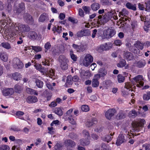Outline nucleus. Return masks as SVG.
<instances>
[{
    "mask_svg": "<svg viewBox=\"0 0 150 150\" xmlns=\"http://www.w3.org/2000/svg\"><path fill=\"white\" fill-rule=\"evenodd\" d=\"M67 62H63L61 64V67L63 70H65L67 69L68 66L67 64Z\"/></svg>",
    "mask_w": 150,
    "mask_h": 150,
    "instance_id": "37998d69",
    "label": "nucleus"
},
{
    "mask_svg": "<svg viewBox=\"0 0 150 150\" xmlns=\"http://www.w3.org/2000/svg\"><path fill=\"white\" fill-rule=\"evenodd\" d=\"M31 47L32 48V49L36 52L40 51L41 50V48L39 46H32Z\"/></svg>",
    "mask_w": 150,
    "mask_h": 150,
    "instance_id": "3c124183",
    "label": "nucleus"
},
{
    "mask_svg": "<svg viewBox=\"0 0 150 150\" xmlns=\"http://www.w3.org/2000/svg\"><path fill=\"white\" fill-rule=\"evenodd\" d=\"M126 6L128 9L134 11H136L137 9L136 4H133L130 2L127 3L126 4Z\"/></svg>",
    "mask_w": 150,
    "mask_h": 150,
    "instance_id": "6ab92c4d",
    "label": "nucleus"
},
{
    "mask_svg": "<svg viewBox=\"0 0 150 150\" xmlns=\"http://www.w3.org/2000/svg\"><path fill=\"white\" fill-rule=\"evenodd\" d=\"M10 148L6 145H3L0 146V150H10Z\"/></svg>",
    "mask_w": 150,
    "mask_h": 150,
    "instance_id": "de8ad7c7",
    "label": "nucleus"
},
{
    "mask_svg": "<svg viewBox=\"0 0 150 150\" xmlns=\"http://www.w3.org/2000/svg\"><path fill=\"white\" fill-rule=\"evenodd\" d=\"M23 18L24 20L28 23H32L33 19L32 17L27 13H25L23 16Z\"/></svg>",
    "mask_w": 150,
    "mask_h": 150,
    "instance_id": "9b49d317",
    "label": "nucleus"
},
{
    "mask_svg": "<svg viewBox=\"0 0 150 150\" xmlns=\"http://www.w3.org/2000/svg\"><path fill=\"white\" fill-rule=\"evenodd\" d=\"M52 53L55 55L59 54V50L58 47H56L54 48L52 51Z\"/></svg>",
    "mask_w": 150,
    "mask_h": 150,
    "instance_id": "603ef678",
    "label": "nucleus"
},
{
    "mask_svg": "<svg viewBox=\"0 0 150 150\" xmlns=\"http://www.w3.org/2000/svg\"><path fill=\"white\" fill-rule=\"evenodd\" d=\"M126 141L125 137L122 133H120L117 140L116 144L117 146H119L121 144Z\"/></svg>",
    "mask_w": 150,
    "mask_h": 150,
    "instance_id": "1a4fd4ad",
    "label": "nucleus"
},
{
    "mask_svg": "<svg viewBox=\"0 0 150 150\" xmlns=\"http://www.w3.org/2000/svg\"><path fill=\"white\" fill-rule=\"evenodd\" d=\"M67 83L69 85L72 84L73 83V81L72 79V77L71 76H69L67 77Z\"/></svg>",
    "mask_w": 150,
    "mask_h": 150,
    "instance_id": "8fccbe9b",
    "label": "nucleus"
},
{
    "mask_svg": "<svg viewBox=\"0 0 150 150\" xmlns=\"http://www.w3.org/2000/svg\"><path fill=\"white\" fill-rule=\"evenodd\" d=\"M12 31V34L13 36L20 35V33L28 32L30 30V27L27 25H20L18 23H16L13 26Z\"/></svg>",
    "mask_w": 150,
    "mask_h": 150,
    "instance_id": "f257e3e1",
    "label": "nucleus"
},
{
    "mask_svg": "<svg viewBox=\"0 0 150 150\" xmlns=\"http://www.w3.org/2000/svg\"><path fill=\"white\" fill-rule=\"evenodd\" d=\"M126 64V61L123 59L120 60L119 62L117 64V66L119 67H123Z\"/></svg>",
    "mask_w": 150,
    "mask_h": 150,
    "instance_id": "393cba45",
    "label": "nucleus"
},
{
    "mask_svg": "<svg viewBox=\"0 0 150 150\" xmlns=\"http://www.w3.org/2000/svg\"><path fill=\"white\" fill-rule=\"evenodd\" d=\"M133 79L137 83H138L139 81H140L143 80L142 76L141 75H138L134 78Z\"/></svg>",
    "mask_w": 150,
    "mask_h": 150,
    "instance_id": "ea45409f",
    "label": "nucleus"
},
{
    "mask_svg": "<svg viewBox=\"0 0 150 150\" xmlns=\"http://www.w3.org/2000/svg\"><path fill=\"white\" fill-rule=\"evenodd\" d=\"M125 78L124 76H122L120 74L117 76V79L118 82L119 83L123 82L125 80Z\"/></svg>",
    "mask_w": 150,
    "mask_h": 150,
    "instance_id": "58836bf2",
    "label": "nucleus"
},
{
    "mask_svg": "<svg viewBox=\"0 0 150 150\" xmlns=\"http://www.w3.org/2000/svg\"><path fill=\"white\" fill-rule=\"evenodd\" d=\"M26 101L29 103H35L38 101V99L35 96H30L27 97Z\"/></svg>",
    "mask_w": 150,
    "mask_h": 150,
    "instance_id": "f3484780",
    "label": "nucleus"
},
{
    "mask_svg": "<svg viewBox=\"0 0 150 150\" xmlns=\"http://www.w3.org/2000/svg\"><path fill=\"white\" fill-rule=\"evenodd\" d=\"M138 6L140 10H143L144 9H145V7L143 4L139 3L138 4Z\"/></svg>",
    "mask_w": 150,
    "mask_h": 150,
    "instance_id": "052dcab7",
    "label": "nucleus"
},
{
    "mask_svg": "<svg viewBox=\"0 0 150 150\" xmlns=\"http://www.w3.org/2000/svg\"><path fill=\"white\" fill-rule=\"evenodd\" d=\"M0 57L1 60L4 62H6L7 61V56L5 53H0Z\"/></svg>",
    "mask_w": 150,
    "mask_h": 150,
    "instance_id": "7c9ffc66",
    "label": "nucleus"
},
{
    "mask_svg": "<svg viewBox=\"0 0 150 150\" xmlns=\"http://www.w3.org/2000/svg\"><path fill=\"white\" fill-rule=\"evenodd\" d=\"M13 67L16 69H21L23 66V63L17 58H16L13 59Z\"/></svg>",
    "mask_w": 150,
    "mask_h": 150,
    "instance_id": "423d86ee",
    "label": "nucleus"
},
{
    "mask_svg": "<svg viewBox=\"0 0 150 150\" xmlns=\"http://www.w3.org/2000/svg\"><path fill=\"white\" fill-rule=\"evenodd\" d=\"M81 108L83 111L87 112L89 110V107L86 105H83L81 106Z\"/></svg>",
    "mask_w": 150,
    "mask_h": 150,
    "instance_id": "49530a36",
    "label": "nucleus"
},
{
    "mask_svg": "<svg viewBox=\"0 0 150 150\" xmlns=\"http://www.w3.org/2000/svg\"><path fill=\"white\" fill-rule=\"evenodd\" d=\"M99 82L98 80L95 79H93L92 82V86L93 87H96L98 86Z\"/></svg>",
    "mask_w": 150,
    "mask_h": 150,
    "instance_id": "f704fd0d",
    "label": "nucleus"
},
{
    "mask_svg": "<svg viewBox=\"0 0 150 150\" xmlns=\"http://www.w3.org/2000/svg\"><path fill=\"white\" fill-rule=\"evenodd\" d=\"M83 32L82 30L79 31L76 34V36L78 37H81L83 36Z\"/></svg>",
    "mask_w": 150,
    "mask_h": 150,
    "instance_id": "13d9d810",
    "label": "nucleus"
},
{
    "mask_svg": "<svg viewBox=\"0 0 150 150\" xmlns=\"http://www.w3.org/2000/svg\"><path fill=\"white\" fill-rule=\"evenodd\" d=\"M132 114L133 116L136 117L137 115L139 114V112H137L134 110H132L131 111Z\"/></svg>",
    "mask_w": 150,
    "mask_h": 150,
    "instance_id": "338daca9",
    "label": "nucleus"
},
{
    "mask_svg": "<svg viewBox=\"0 0 150 150\" xmlns=\"http://www.w3.org/2000/svg\"><path fill=\"white\" fill-rule=\"evenodd\" d=\"M35 83L36 86L39 88H42L43 86V82L40 80L37 79L35 81Z\"/></svg>",
    "mask_w": 150,
    "mask_h": 150,
    "instance_id": "473e14b6",
    "label": "nucleus"
},
{
    "mask_svg": "<svg viewBox=\"0 0 150 150\" xmlns=\"http://www.w3.org/2000/svg\"><path fill=\"white\" fill-rule=\"evenodd\" d=\"M99 74L100 75V76L102 77L104 76H105L107 73V72L106 71L105 69L103 68H100L99 69Z\"/></svg>",
    "mask_w": 150,
    "mask_h": 150,
    "instance_id": "e433bc0d",
    "label": "nucleus"
},
{
    "mask_svg": "<svg viewBox=\"0 0 150 150\" xmlns=\"http://www.w3.org/2000/svg\"><path fill=\"white\" fill-rule=\"evenodd\" d=\"M144 44L141 43L140 42L138 41L134 44L133 49L132 50L131 52L137 54V51H139V50H142L144 48Z\"/></svg>",
    "mask_w": 150,
    "mask_h": 150,
    "instance_id": "7ed1b4c3",
    "label": "nucleus"
},
{
    "mask_svg": "<svg viewBox=\"0 0 150 150\" xmlns=\"http://www.w3.org/2000/svg\"><path fill=\"white\" fill-rule=\"evenodd\" d=\"M26 92L28 94L36 95H38V93L36 92V91L30 88H28L26 89Z\"/></svg>",
    "mask_w": 150,
    "mask_h": 150,
    "instance_id": "a878e982",
    "label": "nucleus"
},
{
    "mask_svg": "<svg viewBox=\"0 0 150 150\" xmlns=\"http://www.w3.org/2000/svg\"><path fill=\"white\" fill-rule=\"evenodd\" d=\"M23 88L21 86L18 85H16L14 87L15 92L17 93H20Z\"/></svg>",
    "mask_w": 150,
    "mask_h": 150,
    "instance_id": "c85d7f7f",
    "label": "nucleus"
},
{
    "mask_svg": "<svg viewBox=\"0 0 150 150\" xmlns=\"http://www.w3.org/2000/svg\"><path fill=\"white\" fill-rule=\"evenodd\" d=\"M116 32L115 30L112 28H109L103 32V35L106 38H110L113 36L115 34Z\"/></svg>",
    "mask_w": 150,
    "mask_h": 150,
    "instance_id": "20e7f679",
    "label": "nucleus"
},
{
    "mask_svg": "<svg viewBox=\"0 0 150 150\" xmlns=\"http://www.w3.org/2000/svg\"><path fill=\"white\" fill-rule=\"evenodd\" d=\"M73 47L76 49L77 51H80V45H78L75 44H73L72 45Z\"/></svg>",
    "mask_w": 150,
    "mask_h": 150,
    "instance_id": "0e129e2a",
    "label": "nucleus"
},
{
    "mask_svg": "<svg viewBox=\"0 0 150 150\" xmlns=\"http://www.w3.org/2000/svg\"><path fill=\"white\" fill-rule=\"evenodd\" d=\"M115 132L113 133V134H112V133H110V135H107L105 136L104 140L105 141L108 142L109 141H110L112 139V137L111 136H113Z\"/></svg>",
    "mask_w": 150,
    "mask_h": 150,
    "instance_id": "c9c22d12",
    "label": "nucleus"
},
{
    "mask_svg": "<svg viewBox=\"0 0 150 150\" xmlns=\"http://www.w3.org/2000/svg\"><path fill=\"white\" fill-rule=\"evenodd\" d=\"M126 46L129 49V50L130 51H131V50H132V49H133L134 46L132 47L131 43L129 42H127L126 43Z\"/></svg>",
    "mask_w": 150,
    "mask_h": 150,
    "instance_id": "bf43d9fd",
    "label": "nucleus"
},
{
    "mask_svg": "<svg viewBox=\"0 0 150 150\" xmlns=\"http://www.w3.org/2000/svg\"><path fill=\"white\" fill-rule=\"evenodd\" d=\"M64 143L66 146H70L71 147L74 146L75 145V142L70 139H67L65 140Z\"/></svg>",
    "mask_w": 150,
    "mask_h": 150,
    "instance_id": "5701e85b",
    "label": "nucleus"
},
{
    "mask_svg": "<svg viewBox=\"0 0 150 150\" xmlns=\"http://www.w3.org/2000/svg\"><path fill=\"white\" fill-rule=\"evenodd\" d=\"M69 136L70 138L73 139H76L78 138L77 135L74 133H71L70 134Z\"/></svg>",
    "mask_w": 150,
    "mask_h": 150,
    "instance_id": "a18cd8bd",
    "label": "nucleus"
},
{
    "mask_svg": "<svg viewBox=\"0 0 150 150\" xmlns=\"http://www.w3.org/2000/svg\"><path fill=\"white\" fill-rule=\"evenodd\" d=\"M102 2L103 5H109L111 4V3L108 0H103Z\"/></svg>",
    "mask_w": 150,
    "mask_h": 150,
    "instance_id": "6e6d98bb",
    "label": "nucleus"
},
{
    "mask_svg": "<svg viewBox=\"0 0 150 150\" xmlns=\"http://www.w3.org/2000/svg\"><path fill=\"white\" fill-rule=\"evenodd\" d=\"M116 112V110L112 108L108 109L105 113V115L106 118L108 120H110L111 117L113 116Z\"/></svg>",
    "mask_w": 150,
    "mask_h": 150,
    "instance_id": "0eeeda50",
    "label": "nucleus"
},
{
    "mask_svg": "<svg viewBox=\"0 0 150 150\" xmlns=\"http://www.w3.org/2000/svg\"><path fill=\"white\" fill-rule=\"evenodd\" d=\"M59 17L60 20H63L65 18V15L63 13H60Z\"/></svg>",
    "mask_w": 150,
    "mask_h": 150,
    "instance_id": "69168bd1",
    "label": "nucleus"
},
{
    "mask_svg": "<svg viewBox=\"0 0 150 150\" xmlns=\"http://www.w3.org/2000/svg\"><path fill=\"white\" fill-rule=\"evenodd\" d=\"M51 45L50 43L49 42H47L45 45V47L46 49L48 50L50 48Z\"/></svg>",
    "mask_w": 150,
    "mask_h": 150,
    "instance_id": "680f3d73",
    "label": "nucleus"
},
{
    "mask_svg": "<svg viewBox=\"0 0 150 150\" xmlns=\"http://www.w3.org/2000/svg\"><path fill=\"white\" fill-rule=\"evenodd\" d=\"M49 105L50 107H53L57 105V103L56 102L54 101H53L50 104H49Z\"/></svg>",
    "mask_w": 150,
    "mask_h": 150,
    "instance_id": "774afa93",
    "label": "nucleus"
},
{
    "mask_svg": "<svg viewBox=\"0 0 150 150\" xmlns=\"http://www.w3.org/2000/svg\"><path fill=\"white\" fill-rule=\"evenodd\" d=\"M104 45L106 50L110 49L112 46V45L110 43H105Z\"/></svg>",
    "mask_w": 150,
    "mask_h": 150,
    "instance_id": "5fc2aeb1",
    "label": "nucleus"
},
{
    "mask_svg": "<svg viewBox=\"0 0 150 150\" xmlns=\"http://www.w3.org/2000/svg\"><path fill=\"white\" fill-rule=\"evenodd\" d=\"M145 10L148 12H150V1H147L145 3Z\"/></svg>",
    "mask_w": 150,
    "mask_h": 150,
    "instance_id": "a19ab883",
    "label": "nucleus"
},
{
    "mask_svg": "<svg viewBox=\"0 0 150 150\" xmlns=\"http://www.w3.org/2000/svg\"><path fill=\"white\" fill-rule=\"evenodd\" d=\"M134 64L136 67L139 68H141L144 66L146 64V62L145 60L142 59L139 61L136 62Z\"/></svg>",
    "mask_w": 150,
    "mask_h": 150,
    "instance_id": "ddd939ff",
    "label": "nucleus"
},
{
    "mask_svg": "<svg viewBox=\"0 0 150 150\" xmlns=\"http://www.w3.org/2000/svg\"><path fill=\"white\" fill-rule=\"evenodd\" d=\"M114 44H115V45L120 46L122 44V42L121 40H117L115 41Z\"/></svg>",
    "mask_w": 150,
    "mask_h": 150,
    "instance_id": "4d7b16f0",
    "label": "nucleus"
},
{
    "mask_svg": "<svg viewBox=\"0 0 150 150\" xmlns=\"http://www.w3.org/2000/svg\"><path fill=\"white\" fill-rule=\"evenodd\" d=\"M38 36L37 33L33 31H30L28 34V37L32 40H35Z\"/></svg>",
    "mask_w": 150,
    "mask_h": 150,
    "instance_id": "dca6fc26",
    "label": "nucleus"
},
{
    "mask_svg": "<svg viewBox=\"0 0 150 150\" xmlns=\"http://www.w3.org/2000/svg\"><path fill=\"white\" fill-rule=\"evenodd\" d=\"M83 32V35L84 36H88L89 35L91 34V32L90 30L88 29H85L82 30Z\"/></svg>",
    "mask_w": 150,
    "mask_h": 150,
    "instance_id": "09e8293b",
    "label": "nucleus"
},
{
    "mask_svg": "<svg viewBox=\"0 0 150 150\" xmlns=\"http://www.w3.org/2000/svg\"><path fill=\"white\" fill-rule=\"evenodd\" d=\"M133 85H132V83L130 82H128L125 83V85L124 87L127 89L130 88H132V86Z\"/></svg>",
    "mask_w": 150,
    "mask_h": 150,
    "instance_id": "c03bdc74",
    "label": "nucleus"
},
{
    "mask_svg": "<svg viewBox=\"0 0 150 150\" xmlns=\"http://www.w3.org/2000/svg\"><path fill=\"white\" fill-rule=\"evenodd\" d=\"M93 61V58L92 56L90 54H86L83 59V65L86 67H88L90 65Z\"/></svg>",
    "mask_w": 150,
    "mask_h": 150,
    "instance_id": "39448f33",
    "label": "nucleus"
},
{
    "mask_svg": "<svg viewBox=\"0 0 150 150\" xmlns=\"http://www.w3.org/2000/svg\"><path fill=\"white\" fill-rule=\"evenodd\" d=\"M68 60L63 55H61L59 57V62L61 63L65 62H68Z\"/></svg>",
    "mask_w": 150,
    "mask_h": 150,
    "instance_id": "cd10ccee",
    "label": "nucleus"
},
{
    "mask_svg": "<svg viewBox=\"0 0 150 150\" xmlns=\"http://www.w3.org/2000/svg\"><path fill=\"white\" fill-rule=\"evenodd\" d=\"M80 51L83 52L86 49V45H80Z\"/></svg>",
    "mask_w": 150,
    "mask_h": 150,
    "instance_id": "e2e57ef3",
    "label": "nucleus"
},
{
    "mask_svg": "<svg viewBox=\"0 0 150 150\" xmlns=\"http://www.w3.org/2000/svg\"><path fill=\"white\" fill-rule=\"evenodd\" d=\"M143 99L146 100H148L150 99V91L147 92L146 94H144Z\"/></svg>",
    "mask_w": 150,
    "mask_h": 150,
    "instance_id": "4c0bfd02",
    "label": "nucleus"
},
{
    "mask_svg": "<svg viewBox=\"0 0 150 150\" xmlns=\"http://www.w3.org/2000/svg\"><path fill=\"white\" fill-rule=\"evenodd\" d=\"M90 138H86L81 139L79 141L80 144L83 146H85L89 145L90 143V142L89 141Z\"/></svg>",
    "mask_w": 150,
    "mask_h": 150,
    "instance_id": "4468645a",
    "label": "nucleus"
},
{
    "mask_svg": "<svg viewBox=\"0 0 150 150\" xmlns=\"http://www.w3.org/2000/svg\"><path fill=\"white\" fill-rule=\"evenodd\" d=\"M0 46L7 50L11 48L10 44L8 42H2Z\"/></svg>",
    "mask_w": 150,
    "mask_h": 150,
    "instance_id": "b1692460",
    "label": "nucleus"
},
{
    "mask_svg": "<svg viewBox=\"0 0 150 150\" xmlns=\"http://www.w3.org/2000/svg\"><path fill=\"white\" fill-rule=\"evenodd\" d=\"M89 75L88 72L84 70H82L80 73L81 76L83 79H87Z\"/></svg>",
    "mask_w": 150,
    "mask_h": 150,
    "instance_id": "412c9836",
    "label": "nucleus"
},
{
    "mask_svg": "<svg viewBox=\"0 0 150 150\" xmlns=\"http://www.w3.org/2000/svg\"><path fill=\"white\" fill-rule=\"evenodd\" d=\"M82 8L86 14H89L90 13V11L91 10V9L89 7L86 6H83L82 7Z\"/></svg>",
    "mask_w": 150,
    "mask_h": 150,
    "instance_id": "79ce46f5",
    "label": "nucleus"
},
{
    "mask_svg": "<svg viewBox=\"0 0 150 150\" xmlns=\"http://www.w3.org/2000/svg\"><path fill=\"white\" fill-rule=\"evenodd\" d=\"M24 4L21 3L19 4L18 6H15L14 8V11L15 13L18 14L21 13L24 9Z\"/></svg>",
    "mask_w": 150,
    "mask_h": 150,
    "instance_id": "6e6552de",
    "label": "nucleus"
},
{
    "mask_svg": "<svg viewBox=\"0 0 150 150\" xmlns=\"http://www.w3.org/2000/svg\"><path fill=\"white\" fill-rule=\"evenodd\" d=\"M2 93L4 96H6L12 95L14 93V91L13 88H8L4 89Z\"/></svg>",
    "mask_w": 150,
    "mask_h": 150,
    "instance_id": "9d476101",
    "label": "nucleus"
},
{
    "mask_svg": "<svg viewBox=\"0 0 150 150\" xmlns=\"http://www.w3.org/2000/svg\"><path fill=\"white\" fill-rule=\"evenodd\" d=\"M144 22L145 25L144 27V29L145 31H148L149 28H150V21H144Z\"/></svg>",
    "mask_w": 150,
    "mask_h": 150,
    "instance_id": "c756f323",
    "label": "nucleus"
},
{
    "mask_svg": "<svg viewBox=\"0 0 150 150\" xmlns=\"http://www.w3.org/2000/svg\"><path fill=\"white\" fill-rule=\"evenodd\" d=\"M123 55L124 58L129 61L133 59L134 56L132 53L128 51H124Z\"/></svg>",
    "mask_w": 150,
    "mask_h": 150,
    "instance_id": "f8f14e48",
    "label": "nucleus"
},
{
    "mask_svg": "<svg viewBox=\"0 0 150 150\" xmlns=\"http://www.w3.org/2000/svg\"><path fill=\"white\" fill-rule=\"evenodd\" d=\"M82 134L85 137L90 138V137L88 131L86 129H84L82 131Z\"/></svg>",
    "mask_w": 150,
    "mask_h": 150,
    "instance_id": "72a5a7b5",
    "label": "nucleus"
},
{
    "mask_svg": "<svg viewBox=\"0 0 150 150\" xmlns=\"http://www.w3.org/2000/svg\"><path fill=\"white\" fill-rule=\"evenodd\" d=\"M12 78L15 80L18 81L20 80L21 77L20 74L17 72H16L13 74Z\"/></svg>",
    "mask_w": 150,
    "mask_h": 150,
    "instance_id": "bb28decb",
    "label": "nucleus"
},
{
    "mask_svg": "<svg viewBox=\"0 0 150 150\" xmlns=\"http://www.w3.org/2000/svg\"><path fill=\"white\" fill-rule=\"evenodd\" d=\"M145 120L142 119H140L138 121H135L132 123V125L134 131L139 132L140 128H142L145 123Z\"/></svg>",
    "mask_w": 150,
    "mask_h": 150,
    "instance_id": "f03ea898",
    "label": "nucleus"
},
{
    "mask_svg": "<svg viewBox=\"0 0 150 150\" xmlns=\"http://www.w3.org/2000/svg\"><path fill=\"white\" fill-rule=\"evenodd\" d=\"M54 112L59 116L62 115L63 112L61 109L60 108H56L54 109Z\"/></svg>",
    "mask_w": 150,
    "mask_h": 150,
    "instance_id": "4be33fe9",
    "label": "nucleus"
},
{
    "mask_svg": "<svg viewBox=\"0 0 150 150\" xmlns=\"http://www.w3.org/2000/svg\"><path fill=\"white\" fill-rule=\"evenodd\" d=\"M125 117V115L122 111L119 112L116 116V118L117 119H121L124 118Z\"/></svg>",
    "mask_w": 150,
    "mask_h": 150,
    "instance_id": "2f4dec72",
    "label": "nucleus"
},
{
    "mask_svg": "<svg viewBox=\"0 0 150 150\" xmlns=\"http://www.w3.org/2000/svg\"><path fill=\"white\" fill-rule=\"evenodd\" d=\"M70 55L71 59L74 61H76L77 60V57L75 54H73L72 52L71 51L70 52Z\"/></svg>",
    "mask_w": 150,
    "mask_h": 150,
    "instance_id": "864d4df0",
    "label": "nucleus"
},
{
    "mask_svg": "<svg viewBox=\"0 0 150 150\" xmlns=\"http://www.w3.org/2000/svg\"><path fill=\"white\" fill-rule=\"evenodd\" d=\"M97 119L95 118H93L91 121H87L86 122V125L87 127H90L94 124H97Z\"/></svg>",
    "mask_w": 150,
    "mask_h": 150,
    "instance_id": "2eb2a0df",
    "label": "nucleus"
},
{
    "mask_svg": "<svg viewBox=\"0 0 150 150\" xmlns=\"http://www.w3.org/2000/svg\"><path fill=\"white\" fill-rule=\"evenodd\" d=\"M100 7V4L97 3H95L92 4L91 6V8L94 11L98 10Z\"/></svg>",
    "mask_w": 150,
    "mask_h": 150,
    "instance_id": "aec40b11",
    "label": "nucleus"
},
{
    "mask_svg": "<svg viewBox=\"0 0 150 150\" xmlns=\"http://www.w3.org/2000/svg\"><path fill=\"white\" fill-rule=\"evenodd\" d=\"M48 18L47 15L43 13L41 15L39 18V21L41 22H43L45 21L48 20Z\"/></svg>",
    "mask_w": 150,
    "mask_h": 150,
    "instance_id": "a211bd4d",
    "label": "nucleus"
}]
</instances>
